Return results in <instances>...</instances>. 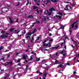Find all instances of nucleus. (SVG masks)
I'll return each mask as SVG.
<instances>
[{"instance_id": "52", "label": "nucleus", "mask_w": 79, "mask_h": 79, "mask_svg": "<svg viewBox=\"0 0 79 79\" xmlns=\"http://www.w3.org/2000/svg\"><path fill=\"white\" fill-rule=\"evenodd\" d=\"M19 32V31H17V32L15 33L14 34H18Z\"/></svg>"}, {"instance_id": "39", "label": "nucleus", "mask_w": 79, "mask_h": 79, "mask_svg": "<svg viewBox=\"0 0 79 79\" xmlns=\"http://www.w3.org/2000/svg\"><path fill=\"white\" fill-rule=\"evenodd\" d=\"M57 0H54L53 1H52V2H57Z\"/></svg>"}, {"instance_id": "21", "label": "nucleus", "mask_w": 79, "mask_h": 79, "mask_svg": "<svg viewBox=\"0 0 79 79\" xmlns=\"http://www.w3.org/2000/svg\"><path fill=\"white\" fill-rule=\"evenodd\" d=\"M9 31H10V32H11L12 31H14V28H10Z\"/></svg>"}, {"instance_id": "10", "label": "nucleus", "mask_w": 79, "mask_h": 79, "mask_svg": "<svg viewBox=\"0 0 79 79\" xmlns=\"http://www.w3.org/2000/svg\"><path fill=\"white\" fill-rule=\"evenodd\" d=\"M36 61H40V58H37L36 57Z\"/></svg>"}, {"instance_id": "11", "label": "nucleus", "mask_w": 79, "mask_h": 79, "mask_svg": "<svg viewBox=\"0 0 79 79\" xmlns=\"http://www.w3.org/2000/svg\"><path fill=\"white\" fill-rule=\"evenodd\" d=\"M28 18H34V16L32 15H29L28 16Z\"/></svg>"}, {"instance_id": "4", "label": "nucleus", "mask_w": 79, "mask_h": 79, "mask_svg": "<svg viewBox=\"0 0 79 79\" xmlns=\"http://www.w3.org/2000/svg\"><path fill=\"white\" fill-rule=\"evenodd\" d=\"M78 21L77 20H76V21L74 22L73 24H72V28L73 29L74 27V24H76V23H77V22Z\"/></svg>"}, {"instance_id": "20", "label": "nucleus", "mask_w": 79, "mask_h": 79, "mask_svg": "<svg viewBox=\"0 0 79 79\" xmlns=\"http://www.w3.org/2000/svg\"><path fill=\"white\" fill-rule=\"evenodd\" d=\"M58 14L59 15H61L62 16L63 15V14H62V13L61 12H59L58 13Z\"/></svg>"}, {"instance_id": "61", "label": "nucleus", "mask_w": 79, "mask_h": 79, "mask_svg": "<svg viewBox=\"0 0 79 79\" xmlns=\"http://www.w3.org/2000/svg\"><path fill=\"white\" fill-rule=\"evenodd\" d=\"M47 41H46V40H45L44 42H43V44H44V43H45V42H47Z\"/></svg>"}, {"instance_id": "1", "label": "nucleus", "mask_w": 79, "mask_h": 79, "mask_svg": "<svg viewBox=\"0 0 79 79\" xmlns=\"http://www.w3.org/2000/svg\"><path fill=\"white\" fill-rule=\"evenodd\" d=\"M8 35H6L5 34H3L2 35H0V38H8Z\"/></svg>"}, {"instance_id": "12", "label": "nucleus", "mask_w": 79, "mask_h": 79, "mask_svg": "<svg viewBox=\"0 0 79 79\" xmlns=\"http://www.w3.org/2000/svg\"><path fill=\"white\" fill-rule=\"evenodd\" d=\"M55 62L56 63L55 64H58V63H59V61L57 60H56L55 61Z\"/></svg>"}, {"instance_id": "32", "label": "nucleus", "mask_w": 79, "mask_h": 79, "mask_svg": "<svg viewBox=\"0 0 79 79\" xmlns=\"http://www.w3.org/2000/svg\"><path fill=\"white\" fill-rule=\"evenodd\" d=\"M39 73V74L40 76V75L42 74H43V73H42V72H40Z\"/></svg>"}, {"instance_id": "19", "label": "nucleus", "mask_w": 79, "mask_h": 79, "mask_svg": "<svg viewBox=\"0 0 79 79\" xmlns=\"http://www.w3.org/2000/svg\"><path fill=\"white\" fill-rule=\"evenodd\" d=\"M75 75H76V74H73L71 76V77H75Z\"/></svg>"}, {"instance_id": "55", "label": "nucleus", "mask_w": 79, "mask_h": 79, "mask_svg": "<svg viewBox=\"0 0 79 79\" xmlns=\"http://www.w3.org/2000/svg\"><path fill=\"white\" fill-rule=\"evenodd\" d=\"M41 13H42V10H40L39 11Z\"/></svg>"}, {"instance_id": "51", "label": "nucleus", "mask_w": 79, "mask_h": 79, "mask_svg": "<svg viewBox=\"0 0 79 79\" xmlns=\"http://www.w3.org/2000/svg\"><path fill=\"white\" fill-rule=\"evenodd\" d=\"M53 39H51L49 40L50 42H52V41H53Z\"/></svg>"}, {"instance_id": "44", "label": "nucleus", "mask_w": 79, "mask_h": 79, "mask_svg": "<svg viewBox=\"0 0 79 79\" xmlns=\"http://www.w3.org/2000/svg\"><path fill=\"white\" fill-rule=\"evenodd\" d=\"M44 19V21H46V18L45 17L44 18H43Z\"/></svg>"}, {"instance_id": "41", "label": "nucleus", "mask_w": 79, "mask_h": 79, "mask_svg": "<svg viewBox=\"0 0 79 79\" xmlns=\"http://www.w3.org/2000/svg\"><path fill=\"white\" fill-rule=\"evenodd\" d=\"M47 73L44 74L43 75V76H47Z\"/></svg>"}, {"instance_id": "53", "label": "nucleus", "mask_w": 79, "mask_h": 79, "mask_svg": "<svg viewBox=\"0 0 79 79\" xmlns=\"http://www.w3.org/2000/svg\"><path fill=\"white\" fill-rule=\"evenodd\" d=\"M47 17V18H46V19H49V17L48 16H46Z\"/></svg>"}, {"instance_id": "57", "label": "nucleus", "mask_w": 79, "mask_h": 79, "mask_svg": "<svg viewBox=\"0 0 79 79\" xmlns=\"http://www.w3.org/2000/svg\"><path fill=\"white\" fill-rule=\"evenodd\" d=\"M77 56L78 57H79V54H78L76 56V57H77Z\"/></svg>"}, {"instance_id": "63", "label": "nucleus", "mask_w": 79, "mask_h": 79, "mask_svg": "<svg viewBox=\"0 0 79 79\" xmlns=\"http://www.w3.org/2000/svg\"><path fill=\"white\" fill-rule=\"evenodd\" d=\"M76 72H74L73 73V74H76Z\"/></svg>"}, {"instance_id": "38", "label": "nucleus", "mask_w": 79, "mask_h": 79, "mask_svg": "<svg viewBox=\"0 0 79 79\" xmlns=\"http://www.w3.org/2000/svg\"><path fill=\"white\" fill-rule=\"evenodd\" d=\"M66 39H68V40H69V39L68 38V37L65 36V40H66Z\"/></svg>"}, {"instance_id": "49", "label": "nucleus", "mask_w": 79, "mask_h": 79, "mask_svg": "<svg viewBox=\"0 0 79 79\" xmlns=\"http://www.w3.org/2000/svg\"><path fill=\"white\" fill-rule=\"evenodd\" d=\"M60 47V45H58L56 47V49H58V47Z\"/></svg>"}, {"instance_id": "16", "label": "nucleus", "mask_w": 79, "mask_h": 79, "mask_svg": "<svg viewBox=\"0 0 79 79\" xmlns=\"http://www.w3.org/2000/svg\"><path fill=\"white\" fill-rule=\"evenodd\" d=\"M37 31V30H36V29H35L33 31H32V34H34V33L35 32H36Z\"/></svg>"}, {"instance_id": "47", "label": "nucleus", "mask_w": 79, "mask_h": 79, "mask_svg": "<svg viewBox=\"0 0 79 79\" xmlns=\"http://www.w3.org/2000/svg\"><path fill=\"white\" fill-rule=\"evenodd\" d=\"M4 59H5V57H3L2 58H1V60H4Z\"/></svg>"}, {"instance_id": "36", "label": "nucleus", "mask_w": 79, "mask_h": 79, "mask_svg": "<svg viewBox=\"0 0 79 79\" xmlns=\"http://www.w3.org/2000/svg\"><path fill=\"white\" fill-rule=\"evenodd\" d=\"M65 64H66L67 65H68V66H70L69 65V63L67 62V63Z\"/></svg>"}, {"instance_id": "33", "label": "nucleus", "mask_w": 79, "mask_h": 79, "mask_svg": "<svg viewBox=\"0 0 79 79\" xmlns=\"http://www.w3.org/2000/svg\"><path fill=\"white\" fill-rule=\"evenodd\" d=\"M10 55L8 54L7 55V58H10Z\"/></svg>"}, {"instance_id": "31", "label": "nucleus", "mask_w": 79, "mask_h": 79, "mask_svg": "<svg viewBox=\"0 0 79 79\" xmlns=\"http://www.w3.org/2000/svg\"><path fill=\"white\" fill-rule=\"evenodd\" d=\"M37 3L40 2V0H36Z\"/></svg>"}, {"instance_id": "22", "label": "nucleus", "mask_w": 79, "mask_h": 79, "mask_svg": "<svg viewBox=\"0 0 79 79\" xmlns=\"http://www.w3.org/2000/svg\"><path fill=\"white\" fill-rule=\"evenodd\" d=\"M41 62L40 63H43V62H44L45 61V60L44 59L43 60H42L41 61Z\"/></svg>"}, {"instance_id": "34", "label": "nucleus", "mask_w": 79, "mask_h": 79, "mask_svg": "<svg viewBox=\"0 0 79 79\" xmlns=\"http://www.w3.org/2000/svg\"><path fill=\"white\" fill-rule=\"evenodd\" d=\"M43 46L44 47H46V43H43Z\"/></svg>"}, {"instance_id": "30", "label": "nucleus", "mask_w": 79, "mask_h": 79, "mask_svg": "<svg viewBox=\"0 0 79 79\" xmlns=\"http://www.w3.org/2000/svg\"><path fill=\"white\" fill-rule=\"evenodd\" d=\"M38 10H39V9H37V10H36V11L37 12V14H39V11H38Z\"/></svg>"}, {"instance_id": "8", "label": "nucleus", "mask_w": 79, "mask_h": 79, "mask_svg": "<svg viewBox=\"0 0 79 79\" xmlns=\"http://www.w3.org/2000/svg\"><path fill=\"white\" fill-rule=\"evenodd\" d=\"M53 10L54 11H55V10L54 9V8H53V7H52L51 8H50L49 9L50 11H51V12H52Z\"/></svg>"}, {"instance_id": "7", "label": "nucleus", "mask_w": 79, "mask_h": 79, "mask_svg": "<svg viewBox=\"0 0 79 79\" xmlns=\"http://www.w3.org/2000/svg\"><path fill=\"white\" fill-rule=\"evenodd\" d=\"M60 29H64V26H63V25H62L61 24L60 25Z\"/></svg>"}, {"instance_id": "64", "label": "nucleus", "mask_w": 79, "mask_h": 79, "mask_svg": "<svg viewBox=\"0 0 79 79\" xmlns=\"http://www.w3.org/2000/svg\"><path fill=\"white\" fill-rule=\"evenodd\" d=\"M63 44V42L61 44H60V46H62Z\"/></svg>"}, {"instance_id": "48", "label": "nucleus", "mask_w": 79, "mask_h": 79, "mask_svg": "<svg viewBox=\"0 0 79 79\" xmlns=\"http://www.w3.org/2000/svg\"><path fill=\"white\" fill-rule=\"evenodd\" d=\"M30 36L29 35H28V36H27V37H26V39H27V38H29Z\"/></svg>"}, {"instance_id": "40", "label": "nucleus", "mask_w": 79, "mask_h": 79, "mask_svg": "<svg viewBox=\"0 0 79 79\" xmlns=\"http://www.w3.org/2000/svg\"><path fill=\"white\" fill-rule=\"evenodd\" d=\"M71 5H72V6H74L75 5V4L73 3V4H71Z\"/></svg>"}, {"instance_id": "43", "label": "nucleus", "mask_w": 79, "mask_h": 79, "mask_svg": "<svg viewBox=\"0 0 79 79\" xmlns=\"http://www.w3.org/2000/svg\"><path fill=\"white\" fill-rule=\"evenodd\" d=\"M19 2H18V3L16 5V6H19Z\"/></svg>"}, {"instance_id": "23", "label": "nucleus", "mask_w": 79, "mask_h": 79, "mask_svg": "<svg viewBox=\"0 0 79 79\" xmlns=\"http://www.w3.org/2000/svg\"><path fill=\"white\" fill-rule=\"evenodd\" d=\"M48 14V15H52V13L51 12H48L46 13V15H47V14Z\"/></svg>"}, {"instance_id": "35", "label": "nucleus", "mask_w": 79, "mask_h": 79, "mask_svg": "<svg viewBox=\"0 0 79 79\" xmlns=\"http://www.w3.org/2000/svg\"><path fill=\"white\" fill-rule=\"evenodd\" d=\"M25 69L26 70V71L27 72V71H28V70L27 69V68L26 67V68Z\"/></svg>"}, {"instance_id": "5", "label": "nucleus", "mask_w": 79, "mask_h": 79, "mask_svg": "<svg viewBox=\"0 0 79 79\" xmlns=\"http://www.w3.org/2000/svg\"><path fill=\"white\" fill-rule=\"evenodd\" d=\"M27 35H30V36H31L32 35V32H28L26 34Z\"/></svg>"}, {"instance_id": "58", "label": "nucleus", "mask_w": 79, "mask_h": 79, "mask_svg": "<svg viewBox=\"0 0 79 79\" xmlns=\"http://www.w3.org/2000/svg\"><path fill=\"white\" fill-rule=\"evenodd\" d=\"M7 77H8V75H6V76L5 77L4 79H6V78H7Z\"/></svg>"}, {"instance_id": "24", "label": "nucleus", "mask_w": 79, "mask_h": 79, "mask_svg": "<svg viewBox=\"0 0 79 79\" xmlns=\"http://www.w3.org/2000/svg\"><path fill=\"white\" fill-rule=\"evenodd\" d=\"M29 3V0H27V3L26 4V5H27Z\"/></svg>"}, {"instance_id": "9", "label": "nucleus", "mask_w": 79, "mask_h": 79, "mask_svg": "<svg viewBox=\"0 0 79 79\" xmlns=\"http://www.w3.org/2000/svg\"><path fill=\"white\" fill-rule=\"evenodd\" d=\"M23 60H26V59H27V58H26V57L25 56V55H24L23 56Z\"/></svg>"}, {"instance_id": "28", "label": "nucleus", "mask_w": 79, "mask_h": 79, "mask_svg": "<svg viewBox=\"0 0 79 79\" xmlns=\"http://www.w3.org/2000/svg\"><path fill=\"white\" fill-rule=\"evenodd\" d=\"M68 6H69V5H66V8H67V9L68 10Z\"/></svg>"}, {"instance_id": "27", "label": "nucleus", "mask_w": 79, "mask_h": 79, "mask_svg": "<svg viewBox=\"0 0 79 79\" xmlns=\"http://www.w3.org/2000/svg\"><path fill=\"white\" fill-rule=\"evenodd\" d=\"M37 8V6H33V9L35 10V9H36V8Z\"/></svg>"}, {"instance_id": "29", "label": "nucleus", "mask_w": 79, "mask_h": 79, "mask_svg": "<svg viewBox=\"0 0 79 79\" xmlns=\"http://www.w3.org/2000/svg\"><path fill=\"white\" fill-rule=\"evenodd\" d=\"M2 64H3V65H5V66H6V64L5 63H2Z\"/></svg>"}, {"instance_id": "42", "label": "nucleus", "mask_w": 79, "mask_h": 79, "mask_svg": "<svg viewBox=\"0 0 79 79\" xmlns=\"http://www.w3.org/2000/svg\"><path fill=\"white\" fill-rule=\"evenodd\" d=\"M6 35H9V33H7V32H6Z\"/></svg>"}, {"instance_id": "15", "label": "nucleus", "mask_w": 79, "mask_h": 79, "mask_svg": "<svg viewBox=\"0 0 79 79\" xmlns=\"http://www.w3.org/2000/svg\"><path fill=\"white\" fill-rule=\"evenodd\" d=\"M27 64H29V63H27L26 64V68H28L29 66V65H28Z\"/></svg>"}, {"instance_id": "6", "label": "nucleus", "mask_w": 79, "mask_h": 79, "mask_svg": "<svg viewBox=\"0 0 79 79\" xmlns=\"http://www.w3.org/2000/svg\"><path fill=\"white\" fill-rule=\"evenodd\" d=\"M56 18H58L59 19H61V15H56Z\"/></svg>"}, {"instance_id": "56", "label": "nucleus", "mask_w": 79, "mask_h": 79, "mask_svg": "<svg viewBox=\"0 0 79 79\" xmlns=\"http://www.w3.org/2000/svg\"><path fill=\"white\" fill-rule=\"evenodd\" d=\"M64 48L65 49H66V45H64Z\"/></svg>"}, {"instance_id": "50", "label": "nucleus", "mask_w": 79, "mask_h": 79, "mask_svg": "<svg viewBox=\"0 0 79 79\" xmlns=\"http://www.w3.org/2000/svg\"><path fill=\"white\" fill-rule=\"evenodd\" d=\"M77 27H78L77 25L76 24L75 25V28H77Z\"/></svg>"}, {"instance_id": "45", "label": "nucleus", "mask_w": 79, "mask_h": 79, "mask_svg": "<svg viewBox=\"0 0 79 79\" xmlns=\"http://www.w3.org/2000/svg\"><path fill=\"white\" fill-rule=\"evenodd\" d=\"M50 48H52V49L56 48V47H52Z\"/></svg>"}, {"instance_id": "13", "label": "nucleus", "mask_w": 79, "mask_h": 79, "mask_svg": "<svg viewBox=\"0 0 79 79\" xmlns=\"http://www.w3.org/2000/svg\"><path fill=\"white\" fill-rule=\"evenodd\" d=\"M65 52V50H63L60 52V54H62V53L63 54L64 53V52Z\"/></svg>"}, {"instance_id": "62", "label": "nucleus", "mask_w": 79, "mask_h": 79, "mask_svg": "<svg viewBox=\"0 0 79 79\" xmlns=\"http://www.w3.org/2000/svg\"><path fill=\"white\" fill-rule=\"evenodd\" d=\"M77 62H78V63H79V60H78V59H77Z\"/></svg>"}, {"instance_id": "18", "label": "nucleus", "mask_w": 79, "mask_h": 79, "mask_svg": "<svg viewBox=\"0 0 79 79\" xmlns=\"http://www.w3.org/2000/svg\"><path fill=\"white\" fill-rule=\"evenodd\" d=\"M75 47H76V50H77L78 49V46H77V44H75Z\"/></svg>"}, {"instance_id": "3", "label": "nucleus", "mask_w": 79, "mask_h": 79, "mask_svg": "<svg viewBox=\"0 0 79 79\" xmlns=\"http://www.w3.org/2000/svg\"><path fill=\"white\" fill-rule=\"evenodd\" d=\"M9 20H10V23L11 24H12L15 22V21H14V20H13V21L12 20L11 18L10 17L9 18Z\"/></svg>"}, {"instance_id": "59", "label": "nucleus", "mask_w": 79, "mask_h": 79, "mask_svg": "<svg viewBox=\"0 0 79 79\" xmlns=\"http://www.w3.org/2000/svg\"><path fill=\"white\" fill-rule=\"evenodd\" d=\"M8 51H9L8 50H6L5 51H4V52H8Z\"/></svg>"}, {"instance_id": "2", "label": "nucleus", "mask_w": 79, "mask_h": 79, "mask_svg": "<svg viewBox=\"0 0 79 79\" xmlns=\"http://www.w3.org/2000/svg\"><path fill=\"white\" fill-rule=\"evenodd\" d=\"M9 64H10V65H12L13 64V62L12 61H10L9 62H6V66L7 65H8Z\"/></svg>"}, {"instance_id": "46", "label": "nucleus", "mask_w": 79, "mask_h": 79, "mask_svg": "<svg viewBox=\"0 0 79 79\" xmlns=\"http://www.w3.org/2000/svg\"><path fill=\"white\" fill-rule=\"evenodd\" d=\"M18 20H19V19L18 18L17 19H16L17 23H18V22H19V21H18Z\"/></svg>"}, {"instance_id": "54", "label": "nucleus", "mask_w": 79, "mask_h": 79, "mask_svg": "<svg viewBox=\"0 0 79 79\" xmlns=\"http://www.w3.org/2000/svg\"><path fill=\"white\" fill-rule=\"evenodd\" d=\"M17 65L18 66H21V63H19V64H17Z\"/></svg>"}, {"instance_id": "25", "label": "nucleus", "mask_w": 79, "mask_h": 79, "mask_svg": "<svg viewBox=\"0 0 79 79\" xmlns=\"http://www.w3.org/2000/svg\"><path fill=\"white\" fill-rule=\"evenodd\" d=\"M32 59H33V58L31 56L30 59L29 60L30 61L32 60Z\"/></svg>"}, {"instance_id": "17", "label": "nucleus", "mask_w": 79, "mask_h": 79, "mask_svg": "<svg viewBox=\"0 0 79 79\" xmlns=\"http://www.w3.org/2000/svg\"><path fill=\"white\" fill-rule=\"evenodd\" d=\"M4 48L3 46H1L0 47V50H3Z\"/></svg>"}, {"instance_id": "37", "label": "nucleus", "mask_w": 79, "mask_h": 79, "mask_svg": "<svg viewBox=\"0 0 79 79\" xmlns=\"http://www.w3.org/2000/svg\"><path fill=\"white\" fill-rule=\"evenodd\" d=\"M1 33H5V31H3V30H2L1 32Z\"/></svg>"}, {"instance_id": "60", "label": "nucleus", "mask_w": 79, "mask_h": 79, "mask_svg": "<svg viewBox=\"0 0 79 79\" xmlns=\"http://www.w3.org/2000/svg\"><path fill=\"white\" fill-rule=\"evenodd\" d=\"M20 62V61L19 60H18L17 61V63H19Z\"/></svg>"}, {"instance_id": "14", "label": "nucleus", "mask_w": 79, "mask_h": 79, "mask_svg": "<svg viewBox=\"0 0 79 79\" xmlns=\"http://www.w3.org/2000/svg\"><path fill=\"white\" fill-rule=\"evenodd\" d=\"M63 65H62V64H60L59 65H58V66H59V67H60V68H64V67H62L63 66Z\"/></svg>"}, {"instance_id": "26", "label": "nucleus", "mask_w": 79, "mask_h": 79, "mask_svg": "<svg viewBox=\"0 0 79 79\" xmlns=\"http://www.w3.org/2000/svg\"><path fill=\"white\" fill-rule=\"evenodd\" d=\"M36 23H37V24H40V22L39 21V20H36Z\"/></svg>"}]
</instances>
